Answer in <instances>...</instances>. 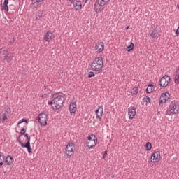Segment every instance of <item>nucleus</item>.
Segmentation results:
<instances>
[{
    "label": "nucleus",
    "instance_id": "42",
    "mask_svg": "<svg viewBox=\"0 0 179 179\" xmlns=\"http://www.w3.org/2000/svg\"><path fill=\"white\" fill-rule=\"evenodd\" d=\"M3 3L8 4L9 0H4Z\"/></svg>",
    "mask_w": 179,
    "mask_h": 179
},
{
    "label": "nucleus",
    "instance_id": "49",
    "mask_svg": "<svg viewBox=\"0 0 179 179\" xmlns=\"http://www.w3.org/2000/svg\"><path fill=\"white\" fill-rule=\"evenodd\" d=\"M87 2V0H85V3H86Z\"/></svg>",
    "mask_w": 179,
    "mask_h": 179
},
{
    "label": "nucleus",
    "instance_id": "2",
    "mask_svg": "<svg viewBox=\"0 0 179 179\" xmlns=\"http://www.w3.org/2000/svg\"><path fill=\"white\" fill-rule=\"evenodd\" d=\"M90 69L95 72V73H99L101 69H103V57H99L95 58L91 63Z\"/></svg>",
    "mask_w": 179,
    "mask_h": 179
},
{
    "label": "nucleus",
    "instance_id": "46",
    "mask_svg": "<svg viewBox=\"0 0 179 179\" xmlns=\"http://www.w3.org/2000/svg\"><path fill=\"white\" fill-rule=\"evenodd\" d=\"M43 1H44V0H36V1L38 2V3L43 2Z\"/></svg>",
    "mask_w": 179,
    "mask_h": 179
},
{
    "label": "nucleus",
    "instance_id": "36",
    "mask_svg": "<svg viewBox=\"0 0 179 179\" xmlns=\"http://www.w3.org/2000/svg\"><path fill=\"white\" fill-rule=\"evenodd\" d=\"M106 157H107V151H105L103 155V159H106Z\"/></svg>",
    "mask_w": 179,
    "mask_h": 179
},
{
    "label": "nucleus",
    "instance_id": "5",
    "mask_svg": "<svg viewBox=\"0 0 179 179\" xmlns=\"http://www.w3.org/2000/svg\"><path fill=\"white\" fill-rule=\"evenodd\" d=\"M10 108H5V110H2L0 113V120L3 124L5 123V121L10 117Z\"/></svg>",
    "mask_w": 179,
    "mask_h": 179
},
{
    "label": "nucleus",
    "instance_id": "34",
    "mask_svg": "<svg viewBox=\"0 0 179 179\" xmlns=\"http://www.w3.org/2000/svg\"><path fill=\"white\" fill-rule=\"evenodd\" d=\"M143 100L145 101V103H150V98L149 96H146L143 99Z\"/></svg>",
    "mask_w": 179,
    "mask_h": 179
},
{
    "label": "nucleus",
    "instance_id": "28",
    "mask_svg": "<svg viewBox=\"0 0 179 179\" xmlns=\"http://www.w3.org/2000/svg\"><path fill=\"white\" fill-rule=\"evenodd\" d=\"M138 92H139V88H138V87L133 88L131 92V93H133V94H138Z\"/></svg>",
    "mask_w": 179,
    "mask_h": 179
},
{
    "label": "nucleus",
    "instance_id": "21",
    "mask_svg": "<svg viewBox=\"0 0 179 179\" xmlns=\"http://www.w3.org/2000/svg\"><path fill=\"white\" fill-rule=\"evenodd\" d=\"M153 91H155V85L150 84L148 86V87L145 90L146 93H152Z\"/></svg>",
    "mask_w": 179,
    "mask_h": 179
},
{
    "label": "nucleus",
    "instance_id": "35",
    "mask_svg": "<svg viewBox=\"0 0 179 179\" xmlns=\"http://www.w3.org/2000/svg\"><path fill=\"white\" fill-rule=\"evenodd\" d=\"M21 135H24L26 134V129L22 128L20 131Z\"/></svg>",
    "mask_w": 179,
    "mask_h": 179
},
{
    "label": "nucleus",
    "instance_id": "30",
    "mask_svg": "<svg viewBox=\"0 0 179 179\" xmlns=\"http://www.w3.org/2000/svg\"><path fill=\"white\" fill-rule=\"evenodd\" d=\"M1 10H6V12H9V7L8 6V4L3 3V6L2 7Z\"/></svg>",
    "mask_w": 179,
    "mask_h": 179
},
{
    "label": "nucleus",
    "instance_id": "32",
    "mask_svg": "<svg viewBox=\"0 0 179 179\" xmlns=\"http://www.w3.org/2000/svg\"><path fill=\"white\" fill-rule=\"evenodd\" d=\"M43 13H43V10H39L38 13V17L41 19V17H43Z\"/></svg>",
    "mask_w": 179,
    "mask_h": 179
},
{
    "label": "nucleus",
    "instance_id": "8",
    "mask_svg": "<svg viewBox=\"0 0 179 179\" xmlns=\"http://www.w3.org/2000/svg\"><path fill=\"white\" fill-rule=\"evenodd\" d=\"M170 99V94L169 92L162 93L159 98V106L166 103L167 100Z\"/></svg>",
    "mask_w": 179,
    "mask_h": 179
},
{
    "label": "nucleus",
    "instance_id": "25",
    "mask_svg": "<svg viewBox=\"0 0 179 179\" xmlns=\"http://www.w3.org/2000/svg\"><path fill=\"white\" fill-rule=\"evenodd\" d=\"M110 0H99V6H104V5H106V3H108Z\"/></svg>",
    "mask_w": 179,
    "mask_h": 179
},
{
    "label": "nucleus",
    "instance_id": "14",
    "mask_svg": "<svg viewBox=\"0 0 179 179\" xmlns=\"http://www.w3.org/2000/svg\"><path fill=\"white\" fill-rule=\"evenodd\" d=\"M77 106H76V103L73 102L72 103L70 104L69 106V111L71 113V114H75V113H76V110H77Z\"/></svg>",
    "mask_w": 179,
    "mask_h": 179
},
{
    "label": "nucleus",
    "instance_id": "15",
    "mask_svg": "<svg viewBox=\"0 0 179 179\" xmlns=\"http://www.w3.org/2000/svg\"><path fill=\"white\" fill-rule=\"evenodd\" d=\"M96 118H101L103 117V106H99V108L95 110Z\"/></svg>",
    "mask_w": 179,
    "mask_h": 179
},
{
    "label": "nucleus",
    "instance_id": "23",
    "mask_svg": "<svg viewBox=\"0 0 179 179\" xmlns=\"http://www.w3.org/2000/svg\"><path fill=\"white\" fill-rule=\"evenodd\" d=\"M0 54L4 55V57H6V55L9 54V51H8V50H5V48H0Z\"/></svg>",
    "mask_w": 179,
    "mask_h": 179
},
{
    "label": "nucleus",
    "instance_id": "44",
    "mask_svg": "<svg viewBox=\"0 0 179 179\" xmlns=\"http://www.w3.org/2000/svg\"><path fill=\"white\" fill-rule=\"evenodd\" d=\"M1 157H2V159H3V155H0V163H3V162H2V161H1Z\"/></svg>",
    "mask_w": 179,
    "mask_h": 179
},
{
    "label": "nucleus",
    "instance_id": "1",
    "mask_svg": "<svg viewBox=\"0 0 179 179\" xmlns=\"http://www.w3.org/2000/svg\"><path fill=\"white\" fill-rule=\"evenodd\" d=\"M53 99L48 102L49 106H52L54 104L55 106H52L53 110H59L62 106H64V101H65V96L62 95L57 94H54Z\"/></svg>",
    "mask_w": 179,
    "mask_h": 179
},
{
    "label": "nucleus",
    "instance_id": "18",
    "mask_svg": "<svg viewBox=\"0 0 179 179\" xmlns=\"http://www.w3.org/2000/svg\"><path fill=\"white\" fill-rule=\"evenodd\" d=\"M75 10H80L82 9V1H76L74 3Z\"/></svg>",
    "mask_w": 179,
    "mask_h": 179
},
{
    "label": "nucleus",
    "instance_id": "51",
    "mask_svg": "<svg viewBox=\"0 0 179 179\" xmlns=\"http://www.w3.org/2000/svg\"><path fill=\"white\" fill-rule=\"evenodd\" d=\"M178 8H179V6H178Z\"/></svg>",
    "mask_w": 179,
    "mask_h": 179
},
{
    "label": "nucleus",
    "instance_id": "29",
    "mask_svg": "<svg viewBox=\"0 0 179 179\" xmlns=\"http://www.w3.org/2000/svg\"><path fill=\"white\" fill-rule=\"evenodd\" d=\"M22 122H25L27 125V124H29V120H27V119H25V118L22 119L20 122H18L17 127H19L20 124H22Z\"/></svg>",
    "mask_w": 179,
    "mask_h": 179
},
{
    "label": "nucleus",
    "instance_id": "27",
    "mask_svg": "<svg viewBox=\"0 0 179 179\" xmlns=\"http://www.w3.org/2000/svg\"><path fill=\"white\" fill-rule=\"evenodd\" d=\"M87 140H88L89 141H97V136H96V135H94V134H92V135H90V136H89L87 137Z\"/></svg>",
    "mask_w": 179,
    "mask_h": 179
},
{
    "label": "nucleus",
    "instance_id": "47",
    "mask_svg": "<svg viewBox=\"0 0 179 179\" xmlns=\"http://www.w3.org/2000/svg\"><path fill=\"white\" fill-rule=\"evenodd\" d=\"M1 166H3V163L0 162V167H1Z\"/></svg>",
    "mask_w": 179,
    "mask_h": 179
},
{
    "label": "nucleus",
    "instance_id": "48",
    "mask_svg": "<svg viewBox=\"0 0 179 179\" xmlns=\"http://www.w3.org/2000/svg\"><path fill=\"white\" fill-rule=\"evenodd\" d=\"M129 29V26H127V27H126V30H128Z\"/></svg>",
    "mask_w": 179,
    "mask_h": 179
},
{
    "label": "nucleus",
    "instance_id": "4",
    "mask_svg": "<svg viewBox=\"0 0 179 179\" xmlns=\"http://www.w3.org/2000/svg\"><path fill=\"white\" fill-rule=\"evenodd\" d=\"M38 120L41 127H45L48 121V115L45 112H42L38 115Z\"/></svg>",
    "mask_w": 179,
    "mask_h": 179
},
{
    "label": "nucleus",
    "instance_id": "3",
    "mask_svg": "<svg viewBox=\"0 0 179 179\" xmlns=\"http://www.w3.org/2000/svg\"><path fill=\"white\" fill-rule=\"evenodd\" d=\"M179 113V106L177 101H172L167 110L166 111V115H173V114H178Z\"/></svg>",
    "mask_w": 179,
    "mask_h": 179
},
{
    "label": "nucleus",
    "instance_id": "17",
    "mask_svg": "<svg viewBox=\"0 0 179 179\" xmlns=\"http://www.w3.org/2000/svg\"><path fill=\"white\" fill-rule=\"evenodd\" d=\"M13 157L10 155H8L4 161L6 163V166H10L13 163Z\"/></svg>",
    "mask_w": 179,
    "mask_h": 179
},
{
    "label": "nucleus",
    "instance_id": "50",
    "mask_svg": "<svg viewBox=\"0 0 179 179\" xmlns=\"http://www.w3.org/2000/svg\"><path fill=\"white\" fill-rule=\"evenodd\" d=\"M0 155H3V153H1V152H0Z\"/></svg>",
    "mask_w": 179,
    "mask_h": 179
},
{
    "label": "nucleus",
    "instance_id": "33",
    "mask_svg": "<svg viewBox=\"0 0 179 179\" xmlns=\"http://www.w3.org/2000/svg\"><path fill=\"white\" fill-rule=\"evenodd\" d=\"M94 72L91 71L88 73V78H94Z\"/></svg>",
    "mask_w": 179,
    "mask_h": 179
},
{
    "label": "nucleus",
    "instance_id": "13",
    "mask_svg": "<svg viewBox=\"0 0 179 179\" xmlns=\"http://www.w3.org/2000/svg\"><path fill=\"white\" fill-rule=\"evenodd\" d=\"M157 36H159V28L155 27L154 29L152 31L150 34V38H157Z\"/></svg>",
    "mask_w": 179,
    "mask_h": 179
},
{
    "label": "nucleus",
    "instance_id": "24",
    "mask_svg": "<svg viewBox=\"0 0 179 179\" xmlns=\"http://www.w3.org/2000/svg\"><path fill=\"white\" fill-rule=\"evenodd\" d=\"M134 47H135V45L134 44V43L131 42L130 45L127 47L126 51H127L128 52H131V51L134 50Z\"/></svg>",
    "mask_w": 179,
    "mask_h": 179
},
{
    "label": "nucleus",
    "instance_id": "39",
    "mask_svg": "<svg viewBox=\"0 0 179 179\" xmlns=\"http://www.w3.org/2000/svg\"><path fill=\"white\" fill-rule=\"evenodd\" d=\"M176 35L179 36V27H178L177 30L176 31Z\"/></svg>",
    "mask_w": 179,
    "mask_h": 179
},
{
    "label": "nucleus",
    "instance_id": "19",
    "mask_svg": "<svg viewBox=\"0 0 179 179\" xmlns=\"http://www.w3.org/2000/svg\"><path fill=\"white\" fill-rule=\"evenodd\" d=\"M45 41H50V40H52V33L48 31L44 36Z\"/></svg>",
    "mask_w": 179,
    "mask_h": 179
},
{
    "label": "nucleus",
    "instance_id": "9",
    "mask_svg": "<svg viewBox=\"0 0 179 179\" xmlns=\"http://www.w3.org/2000/svg\"><path fill=\"white\" fill-rule=\"evenodd\" d=\"M159 157H160V151H157L153 154H152L151 162L152 163H157V162H159Z\"/></svg>",
    "mask_w": 179,
    "mask_h": 179
},
{
    "label": "nucleus",
    "instance_id": "26",
    "mask_svg": "<svg viewBox=\"0 0 179 179\" xmlns=\"http://www.w3.org/2000/svg\"><path fill=\"white\" fill-rule=\"evenodd\" d=\"M145 150L147 152H149L150 150H152V143L150 142H147L145 144Z\"/></svg>",
    "mask_w": 179,
    "mask_h": 179
},
{
    "label": "nucleus",
    "instance_id": "45",
    "mask_svg": "<svg viewBox=\"0 0 179 179\" xmlns=\"http://www.w3.org/2000/svg\"><path fill=\"white\" fill-rule=\"evenodd\" d=\"M24 138H26L27 139L28 136H29V134H24Z\"/></svg>",
    "mask_w": 179,
    "mask_h": 179
},
{
    "label": "nucleus",
    "instance_id": "43",
    "mask_svg": "<svg viewBox=\"0 0 179 179\" xmlns=\"http://www.w3.org/2000/svg\"><path fill=\"white\" fill-rule=\"evenodd\" d=\"M16 39H15V38H13V41H10V44H13V43H15Z\"/></svg>",
    "mask_w": 179,
    "mask_h": 179
},
{
    "label": "nucleus",
    "instance_id": "31",
    "mask_svg": "<svg viewBox=\"0 0 179 179\" xmlns=\"http://www.w3.org/2000/svg\"><path fill=\"white\" fill-rule=\"evenodd\" d=\"M22 136V135H20L17 138V142H19L20 144H21V146L22 147L23 145H24V143H23V141H22V139L20 138Z\"/></svg>",
    "mask_w": 179,
    "mask_h": 179
},
{
    "label": "nucleus",
    "instance_id": "16",
    "mask_svg": "<svg viewBox=\"0 0 179 179\" xmlns=\"http://www.w3.org/2000/svg\"><path fill=\"white\" fill-rule=\"evenodd\" d=\"M13 59V54L8 53L6 56H4L3 61H6L8 64L11 62V61Z\"/></svg>",
    "mask_w": 179,
    "mask_h": 179
},
{
    "label": "nucleus",
    "instance_id": "40",
    "mask_svg": "<svg viewBox=\"0 0 179 179\" xmlns=\"http://www.w3.org/2000/svg\"><path fill=\"white\" fill-rule=\"evenodd\" d=\"M27 141L26 143H29V145H30V139H31V138L29 136H28V138H27Z\"/></svg>",
    "mask_w": 179,
    "mask_h": 179
},
{
    "label": "nucleus",
    "instance_id": "22",
    "mask_svg": "<svg viewBox=\"0 0 179 179\" xmlns=\"http://www.w3.org/2000/svg\"><path fill=\"white\" fill-rule=\"evenodd\" d=\"M22 148H26V149H27L29 153H31L33 152V150L31 149V146L29 143L22 144Z\"/></svg>",
    "mask_w": 179,
    "mask_h": 179
},
{
    "label": "nucleus",
    "instance_id": "10",
    "mask_svg": "<svg viewBox=\"0 0 179 179\" xmlns=\"http://www.w3.org/2000/svg\"><path fill=\"white\" fill-rule=\"evenodd\" d=\"M136 115V108L134 106H131L129 108V117L130 120H133Z\"/></svg>",
    "mask_w": 179,
    "mask_h": 179
},
{
    "label": "nucleus",
    "instance_id": "7",
    "mask_svg": "<svg viewBox=\"0 0 179 179\" xmlns=\"http://www.w3.org/2000/svg\"><path fill=\"white\" fill-rule=\"evenodd\" d=\"M75 144L72 143H68L66 147V155L67 156H72L75 153Z\"/></svg>",
    "mask_w": 179,
    "mask_h": 179
},
{
    "label": "nucleus",
    "instance_id": "11",
    "mask_svg": "<svg viewBox=\"0 0 179 179\" xmlns=\"http://www.w3.org/2000/svg\"><path fill=\"white\" fill-rule=\"evenodd\" d=\"M95 50L96 52H103L104 50V43L100 42L95 45Z\"/></svg>",
    "mask_w": 179,
    "mask_h": 179
},
{
    "label": "nucleus",
    "instance_id": "20",
    "mask_svg": "<svg viewBox=\"0 0 179 179\" xmlns=\"http://www.w3.org/2000/svg\"><path fill=\"white\" fill-rule=\"evenodd\" d=\"M174 82H175L176 85H179V66L178 67V69L176 71Z\"/></svg>",
    "mask_w": 179,
    "mask_h": 179
},
{
    "label": "nucleus",
    "instance_id": "38",
    "mask_svg": "<svg viewBox=\"0 0 179 179\" xmlns=\"http://www.w3.org/2000/svg\"><path fill=\"white\" fill-rule=\"evenodd\" d=\"M94 10H95L96 13H99V11H97L98 9H97V7L96 6V4H94Z\"/></svg>",
    "mask_w": 179,
    "mask_h": 179
},
{
    "label": "nucleus",
    "instance_id": "12",
    "mask_svg": "<svg viewBox=\"0 0 179 179\" xmlns=\"http://www.w3.org/2000/svg\"><path fill=\"white\" fill-rule=\"evenodd\" d=\"M96 145H97V140L87 142V148H88V150H90V149H93V148H94Z\"/></svg>",
    "mask_w": 179,
    "mask_h": 179
},
{
    "label": "nucleus",
    "instance_id": "37",
    "mask_svg": "<svg viewBox=\"0 0 179 179\" xmlns=\"http://www.w3.org/2000/svg\"><path fill=\"white\" fill-rule=\"evenodd\" d=\"M5 160H6L5 155H3V158L1 157L0 161L2 162V163L3 164V162H5Z\"/></svg>",
    "mask_w": 179,
    "mask_h": 179
},
{
    "label": "nucleus",
    "instance_id": "41",
    "mask_svg": "<svg viewBox=\"0 0 179 179\" xmlns=\"http://www.w3.org/2000/svg\"><path fill=\"white\" fill-rule=\"evenodd\" d=\"M70 3H75V0H67Z\"/></svg>",
    "mask_w": 179,
    "mask_h": 179
},
{
    "label": "nucleus",
    "instance_id": "6",
    "mask_svg": "<svg viewBox=\"0 0 179 179\" xmlns=\"http://www.w3.org/2000/svg\"><path fill=\"white\" fill-rule=\"evenodd\" d=\"M170 80H171V78L169 75L164 76L159 80V86L161 87H167L169 83H170Z\"/></svg>",
    "mask_w": 179,
    "mask_h": 179
}]
</instances>
